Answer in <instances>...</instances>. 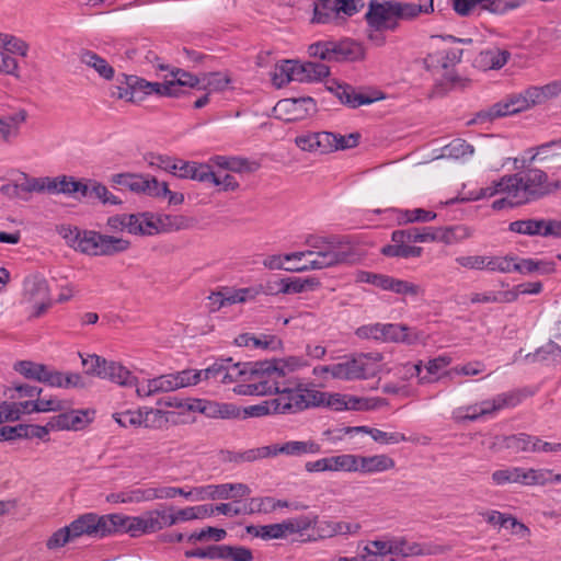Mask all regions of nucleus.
I'll list each match as a JSON object with an SVG mask.
<instances>
[{"mask_svg":"<svg viewBox=\"0 0 561 561\" xmlns=\"http://www.w3.org/2000/svg\"><path fill=\"white\" fill-rule=\"evenodd\" d=\"M365 355L346 358L344 362L332 364L330 374L335 379L360 380L369 375Z\"/></svg>","mask_w":561,"mask_h":561,"instance_id":"nucleus-16","label":"nucleus"},{"mask_svg":"<svg viewBox=\"0 0 561 561\" xmlns=\"http://www.w3.org/2000/svg\"><path fill=\"white\" fill-rule=\"evenodd\" d=\"M542 474L536 469H525L522 467H508L505 469L495 470L492 476V482L495 485H505L508 483H518L522 485H536V483H542Z\"/></svg>","mask_w":561,"mask_h":561,"instance_id":"nucleus-13","label":"nucleus"},{"mask_svg":"<svg viewBox=\"0 0 561 561\" xmlns=\"http://www.w3.org/2000/svg\"><path fill=\"white\" fill-rule=\"evenodd\" d=\"M211 163L216 167L229 170L232 172H243L250 170L249 161L243 158L238 157H227V156H214L210 159Z\"/></svg>","mask_w":561,"mask_h":561,"instance_id":"nucleus-54","label":"nucleus"},{"mask_svg":"<svg viewBox=\"0 0 561 561\" xmlns=\"http://www.w3.org/2000/svg\"><path fill=\"white\" fill-rule=\"evenodd\" d=\"M172 374L160 375L137 385L138 397H151L157 393L174 391L175 383Z\"/></svg>","mask_w":561,"mask_h":561,"instance_id":"nucleus-27","label":"nucleus"},{"mask_svg":"<svg viewBox=\"0 0 561 561\" xmlns=\"http://www.w3.org/2000/svg\"><path fill=\"white\" fill-rule=\"evenodd\" d=\"M57 231L75 251L91 256H113L130 248L128 240L95 230H81L70 225H61Z\"/></svg>","mask_w":561,"mask_h":561,"instance_id":"nucleus-4","label":"nucleus"},{"mask_svg":"<svg viewBox=\"0 0 561 561\" xmlns=\"http://www.w3.org/2000/svg\"><path fill=\"white\" fill-rule=\"evenodd\" d=\"M274 364L275 359L249 363L232 360L227 364L225 383L240 381L233 388V392L239 396H268L273 383L267 379L274 374Z\"/></svg>","mask_w":561,"mask_h":561,"instance_id":"nucleus-5","label":"nucleus"},{"mask_svg":"<svg viewBox=\"0 0 561 561\" xmlns=\"http://www.w3.org/2000/svg\"><path fill=\"white\" fill-rule=\"evenodd\" d=\"M336 2L335 0H330L322 3H314L312 22L327 24L334 20L339 15Z\"/></svg>","mask_w":561,"mask_h":561,"instance_id":"nucleus-51","label":"nucleus"},{"mask_svg":"<svg viewBox=\"0 0 561 561\" xmlns=\"http://www.w3.org/2000/svg\"><path fill=\"white\" fill-rule=\"evenodd\" d=\"M330 140H333L330 131H308L298 135L295 138V145L302 151L323 154L332 152Z\"/></svg>","mask_w":561,"mask_h":561,"instance_id":"nucleus-18","label":"nucleus"},{"mask_svg":"<svg viewBox=\"0 0 561 561\" xmlns=\"http://www.w3.org/2000/svg\"><path fill=\"white\" fill-rule=\"evenodd\" d=\"M388 290L396 293L398 295L412 296V297L423 295L425 291L424 288H422L417 284L404 280V279L394 278L392 276L390 278Z\"/></svg>","mask_w":561,"mask_h":561,"instance_id":"nucleus-58","label":"nucleus"},{"mask_svg":"<svg viewBox=\"0 0 561 561\" xmlns=\"http://www.w3.org/2000/svg\"><path fill=\"white\" fill-rule=\"evenodd\" d=\"M391 556L396 557H413L427 553L425 547L419 542L409 541L404 537H390Z\"/></svg>","mask_w":561,"mask_h":561,"instance_id":"nucleus-39","label":"nucleus"},{"mask_svg":"<svg viewBox=\"0 0 561 561\" xmlns=\"http://www.w3.org/2000/svg\"><path fill=\"white\" fill-rule=\"evenodd\" d=\"M335 94L343 104L352 108H356L362 105H368L379 100L377 96L371 98L365 93L356 92L348 84H339Z\"/></svg>","mask_w":561,"mask_h":561,"instance_id":"nucleus-35","label":"nucleus"},{"mask_svg":"<svg viewBox=\"0 0 561 561\" xmlns=\"http://www.w3.org/2000/svg\"><path fill=\"white\" fill-rule=\"evenodd\" d=\"M417 340L416 333H412L411 329L400 323H382L381 342H394L414 344Z\"/></svg>","mask_w":561,"mask_h":561,"instance_id":"nucleus-32","label":"nucleus"},{"mask_svg":"<svg viewBox=\"0 0 561 561\" xmlns=\"http://www.w3.org/2000/svg\"><path fill=\"white\" fill-rule=\"evenodd\" d=\"M253 551L244 546L225 545L224 561H253Z\"/></svg>","mask_w":561,"mask_h":561,"instance_id":"nucleus-64","label":"nucleus"},{"mask_svg":"<svg viewBox=\"0 0 561 561\" xmlns=\"http://www.w3.org/2000/svg\"><path fill=\"white\" fill-rule=\"evenodd\" d=\"M118 84L114 87L113 96L126 100L133 103L141 102L148 96V90L145 88L147 80L137 76L121 75Z\"/></svg>","mask_w":561,"mask_h":561,"instance_id":"nucleus-15","label":"nucleus"},{"mask_svg":"<svg viewBox=\"0 0 561 561\" xmlns=\"http://www.w3.org/2000/svg\"><path fill=\"white\" fill-rule=\"evenodd\" d=\"M560 187L559 183L548 182L546 172L528 169L522 173L504 175L489 186L480 188L476 199L492 197L496 194L512 196L514 203L527 204L539 199Z\"/></svg>","mask_w":561,"mask_h":561,"instance_id":"nucleus-2","label":"nucleus"},{"mask_svg":"<svg viewBox=\"0 0 561 561\" xmlns=\"http://www.w3.org/2000/svg\"><path fill=\"white\" fill-rule=\"evenodd\" d=\"M50 387L56 388H79L83 389L87 387V382L83 376L79 373H61L58 370L53 371V376L50 379Z\"/></svg>","mask_w":561,"mask_h":561,"instance_id":"nucleus-44","label":"nucleus"},{"mask_svg":"<svg viewBox=\"0 0 561 561\" xmlns=\"http://www.w3.org/2000/svg\"><path fill=\"white\" fill-rule=\"evenodd\" d=\"M140 193L151 197H162L167 193H170V190L165 182H159L153 176H144V183H141Z\"/></svg>","mask_w":561,"mask_h":561,"instance_id":"nucleus-63","label":"nucleus"},{"mask_svg":"<svg viewBox=\"0 0 561 561\" xmlns=\"http://www.w3.org/2000/svg\"><path fill=\"white\" fill-rule=\"evenodd\" d=\"M422 239L421 229L417 227L394 230L391 233L392 243L383 245L380 253L387 257H420L423 249L408 243H422Z\"/></svg>","mask_w":561,"mask_h":561,"instance_id":"nucleus-10","label":"nucleus"},{"mask_svg":"<svg viewBox=\"0 0 561 561\" xmlns=\"http://www.w3.org/2000/svg\"><path fill=\"white\" fill-rule=\"evenodd\" d=\"M503 266L506 268L502 270L501 273L518 272L522 274H530L538 268L537 260L534 259H522L519 262H516L515 256L506 255L503 256Z\"/></svg>","mask_w":561,"mask_h":561,"instance_id":"nucleus-50","label":"nucleus"},{"mask_svg":"<svg viewBox=\"0 0 561 561\" xmlns=\"http://www.w3.org/2000/svg\"><path fill=\"white\" fill-rule=\"evenodd\" d=\"M231 362H232L231 357L216 359L215 363L211 364L210 366H208L207 368L201 369L203 379H205V380L213 379L215 381L225 383V379H226L225 370H226L227 364H229Z\"/></svg>","mask_w":561,"mask_h":561,"instance_id":"nucleus-60","label":"nucleus"},{"mask_svg":"<svg viewBox=\"0 0 561 561\" xmlns=\"http://www.w3.org/2000/svg\"><path fill=\"white\" fill-rule=\"evenodd\" d=\"M456 263L461 267L474 271L502 272L506 268L503 266V256L490 255H461L455 259Z\"/></svg>","mask_w":561,"mask_h":561,"instance_id":"nucleus-20","label":"nucleus"},{"mask_svg":"<svg viewBox=\"0 0 561 561\" xmlns=\"http://www.w3.org/2000/svg\"><path fill=\"white\" fill-rule=\"evenodd\" d=\"M283 455L300 457L314 455L321 451V446L314 440H289L282 444Z\"/></svg>","mask_w":561,"mask_h":561,"instance_id":"nucleus-41","label":"nucleus"},{"mask_svg":"<svg viewBox=\"0 0 561 561\" xmlns=\"http://www.w3.org/2000/svg\"><path fill=\"white\" fill-rule=\"evenodd\" d=\"M533 357V362H551V363H560L561 362V347L554 343L549 342L538 348L536 353L533 355H527V358Z\"/></svg>","mask_w":561,"mask_h":561,"instance_id":"nucleus-56","label":"nucleus"},{"mask_svg":"<svg viewBox=\"0 0 561 561\" xmlns=\"http://www.w3.org/2000/svg\"><path fill=\"white\" fill-rule=\"evenodd\" d=\"M28 113L25 108L0 116V140L11 144L21 135V128L27 121Z\"/></svg>","mask_w":561,"mask_h":561,"instance_id":"nucleus-19","label":"nucleus"},{"mask_svg":"<svg viewBox=\"0 0 561 561\" xmlns=\"http://www.w3.org/2000/svg\"><path fill=\"white\" fill-rule=\"evenodd\" d=\"M81 363L84 368V373L89 376L98 377L102 379V377L106 376L104 373L107 359L101 357L96 354H88L83 356L80 354Z\"/></svg>","mask_w":561,"mask_h":561,"instance_id":"nucleus-53","label":"nucleus"},{"mask_svg":"<svg viewBox=\"0 0 561 561\" xmlns=\"http://www.w3.org/2000/svg\"><path fill=\"white\" fill-rule=\"evenodd\" d=\"M126 231L131 234L151 236L158 231L152 216L148 213L126 214Z\"/></svg>","mask_w":561,"mask_h":561,"instance_id":"nucleus-33","label":"nucleus"},{"mask_svg":"<svg viewBox=\"0 0 561 561\" xmlns=\"http://www.w3.org/2000/svg\"><path fill=\"white\" fill-rule=\"evenodd\" d=\"M106 376L102 377V379H107L114 383H117L123 387H136L138 385V379L133 373L121 363L115 360H107L104 369Z\"/></svg>","mask_w":561,"mask_h":561,"instance_id":"nucleus-30","label":"nucleus"},{"mask_svg":"<svg viewBox=\"0 0 561 561\" xmlns=\"http://www.w3.org/2000/svg\"><path fill=\"white\" fill-rule=\"evenodd\" d=\"M519 402L520 397L517 392H503L492 399L483 400L480 403L460 407L454 414L458 422H474L480 417L492 415L500 410L514 408L519 404Z\"/></svg>","mask_w":561,"mask_h":561,"instance_id":"nucleus-9","label":"nucleus"},{"mask_svg":"<svg viewBox=\"0 0 561 561\" xmlns=\"http://www.w3.org/2000/svg\"><path fill=\"white\" fill-rule=\"evenodd\" d=\"M50 431L49 422L46 425L18 424V438H38L46 442L49 440Z\"/></svg>","mask_w":561,"mask_h":561,"instance_id":"nucleus-57","label":"nucleus"},{"mask_svg":"<svg viewBox=\"0 0 561 561\" xmlns=\"http://www.w3.org/2000/svg\"><path fill=\"white\" fill-rule=\"evenodd\" d=\"M304 366H307V362L301 357L275 359L273 368L275 374H271L267 379L273 383L268 394H277V398L273 399L275 413L296 414L309 408L321 407L325 392L286 378L287 373Z\"/></svg>","mask_w":561,"mask_h":561,"instance_id":"nucleus-1","label":"nucleus"},{"mask_svg":"<svg viewBox=\"0 0 561 561\" xmlns=\"http://www.w3.org/2000/svg\"><path fill=\"white\" fill-rule=\"evenodd\" d=\"M376 214L385 213L390 214L391 217L397 221L398 225H407L413 222H430L433 221L437 215L432 210L424 208L414 209H399V208H387L385 210L376 209Z\"/></svg>","mask_w":561,"mask_h":561,"instance_id":"nucleus-22","label":"nucleus"},{"mask_svg":"<svg viewBox=\"0 0 561 561\" xmlns=\"http://www.w3.org/2000/svg\"><path fill=\"white\" fill-rule=\"evenodd\" d=\"M232 496L230 483L196 486V501L228 500Z\"/></svg>","mask_w":561,"mask_h":561,"instance_id":"nucleus-45","label":"nucleus"},{"mask_svg":"<svg viewBox=\"0 0 561 561\" xmlns=\"http://www.w3.org/2000/svg\"><path fill=\"white\" fill-rule=\"evenodd\" d=\"M95 412L89 409L70 410L53 416L49 422L51 431H81L94 419Z\"/></svg>","mask_w":561,"mask_h":561,"instance_id":"nucleus-14","label":"nucleus"},{"mask_svg":"<svg viewBox=\"0 0 561 561\" xmlns=\"http://www.w3.org/2000/svg\"><path fill=\"white\" fill-rule=\"evenodd\" d=\"M312 520V525L316 524V534L312 535L313 539H316V537L331 538L339 535H355L360 529V525L358 523H350L344 520H322L316 523L314 519Z\"/></svg>","mask_w":561,"mask_h":561,"instance_id":"nucleus-21","label":"nucleus"},{"mask_svg":"<svg viewBox=\"0 0 561 561\" xmlns=\"http://www.w3.org/2000/svg\"><path fill=\"white\" fill-rule=\"evenodd\" d=\"M330 75V68L321 62H299L297 60H283L275 72V80L278 85L290 81L313 82L321 81Z\"/></svg>","mask_w":561,"mask_h":561,"instance_id":"nucleus-8","label":"nucleus"},{"mask_svg":"<svg viewBox=\"0 0 561 561\" xmlns=\"http://www.w3.org/2000/svg\"><path fill=\"white\" fill-rule=\"evenodd\" d=\"M366 556L362 559H371L374 561H387L385 558L391 556L390 537L386 539L370 540L364 548ZM388 561H394L390 558Z\"/></svg>","mask_w":561,"mask_h":561,"instance_id":"nucleus-42","label":"nucleus"},{"mask_svg":"<svg viewBox=\"0 0 561 561\" xmlns=\"http://www.w3.org/2000/svg\"><path fill=\"white\" fill-rule=\"evenodd\" d=\"M499 103L504 116L513 115L529 108V103L527 102L524 92L512 94Z\"/></svg>","mask_w":561,"mask_h":561,"instance_id":"nucleus-55","label":"nucleus"},{"mask_svg":"<svg viewBox=\"0 0 561 561\" xmlns=\"http://www.w3.org/2000/svg\"><path fill=\"white\" fill-rule=\"evenodd\" d=\"M113 184L128 188L131 192L140 193L141 183H144V175L133 173H117L112 175Z\"/></svg>","mask_w":561,"mask_h":561,"instance_id":"nucleus-61","label":"nucleus"},{"mask_svg":"<svg viewBox=\"0 0 561 561\" xmlns=\"http://www.w3.org/2000/svg\"><path fill=\"white\" fill-rule=\"evenodd\" d=\"M0 193L10 199L30 201L32 194L30 175L22 172L20 182L15 181L1 185Z\"/></svg>","mask_w":561,"mask_h":561,"instance_id":"nucleus-36","label":"nucleus"},{"mask_svg":"<svg viewBox=\"0 0 561 561\" xmlns=\"http://www.w3.org/2000/svg\"><path fill=\"white\" fill-rule=\"evenodd\" d=\"M108 503L114 504H138L150 501V488H126L118 492L110 493L106 496Z\"/></svg>","mask_w":561,"mask_h":561,"instance_id":"nucleus-31","label":"nucleus"},{"mask_svg":"<svg viewBox=\"0 0 561 561\" xmlns=\"http://www.w3.org/2000/svg\"><path fill=\"white\" fill-rule=\"evenodd\" d=\"M312 518L308 516L288 518L282 523L259 526L254 536L264 540L286 538L294 534L304 536L312 527Z\"/></svg>","mask_w":561,"mask_h":561,"instance_id":"nucleus-11","label":"nucleus"},{"mask_svg":"<svg viewBox=\"0 0 561 561\" xmlns=\"http://www.w3.org/2000/svg\"><path fill=\"white\" fill-rule=\"evenodd\" d=\"M438 242L445 244L459 243L471 236L470 229L462 225L438 228Z\"/></svg>","mask_w":561,"mask_h":561,"instance_id":"nucleus-48","label":"nucleus"},{"mask_svg":"<svg viewBox=\"0 0 561 561\" xmlns=\"http://www.w3.org/2000/svg\"><path fill=\"white\" fill-rule=\"evenodd\" d=\"M112 514L99 516L95 513H85L71 522L72 534L76 538L88 535L104 538L112 535Z\"/></svg>","mask_w":561,"mask_h":561,"instance_id":"nucleus-12","label":"nucleus"},{"mask_svg":"<svg viewBox=\"0 0 561 561\" xmlns=\"http://www.w3.org/2000/svg\"><path fill=\"white\" fill-rule=\"evenodd\" d=\"M306 242L310 249L298 252L302 253L301 260L305 259V263L289 267L291 272L322 270L347 261L348 254L339 250L342 241L337 236H310Z\"/></svg>","mask_w":561,"mask_h":561,"instance_id":"nucleus-6","label":"nucleus"},{"mask_svg":"<svg viewBox=\"0 0 561 561\" xmlns=\"http://www.w3.org/2000/svg\"><path fill=\"white\" fill-rule=\"evenodd\" d=\"M14 370L27 379H33L50 386V379L54 369L44 364L34 363L32 360H20L14 364Z\"/></svg>","mask_w":561,"mask_h":561,"instance_id":"nucleus-28","label":"nucleus"},{"mask_svg":"<svg viewBox=\"0 0 561 561\" xmlns=\"http://www.w3.org/2000/svg\"><path fill=\"white\" fill-rule=\"evenodd\" d=\"M510 58L508 50L491 47L479 53L474 59V66L483 71L499 70L507 64Z\"/></svg>","mask_w":561,"mask_h":561,"instance_id":"nucleus-23","label":"nucleus"},{"mask_svg":"<svg viewBox=\"0 0 561 561\" xmlns=\"http://www.w3.org/2000/svg\"><path fill=\"white\" fill-rule=\"evenodd\" d=\"M356 472L373 474L393 469L394 460L387 455L359 456L356 455Z\"/></svg>","mask_w":561,"mask_h":561,"instance_id":"nucleus-25","label":"nucleus"},{"mask_svg":"<svg viewBox=\"0 0 561 561\" xmlns=\"http://www.w3.org/2000/svg\"><path fill=\"white\" fill-rule=\"evenodd\" d=\"M167 72L170 82L173 84L172 91L175 92L174 98L180 96L183 93L184 88H194L199 83L198 78L183 69L171 68L169 66V70Z\"/></svg>","mask_w":561,"mask_h":561,"instance_id":"nucleus-40","label":"nucleus"},{"mask_svg":"<svg viewBox=\"0 0 561 561\" xmlns=\"http://www.w3.org/2000/svg\"><path fill=\"white\" fill-rule=\"evenodd\" d=\"M474 148L472 145L463 139L456 138L443 148L442 157L450 159H461L467 156H472Z\"/></svg>","mask_w":561,"mask_h":561,"instance_id":"nucleus-49","label":"nucleus"},{"mask_svg":"<svg viewBox=\"0 0 561 561\" xmlns=\"http://www.w3.org/2000/svg\"><path fill=\"white\" fill-rule=\"evenodd\" d=\"M175 389L195 386L203 380L202 370L184 369L172 373Z\"/></svg>","mask_w":561,"mask_h":561,"instance_id":"nucleus-62","label":"nucleus"},{"mask_svg":"<svg viewBox=\"0 0 561 561\" xmlns=\"http://www.w3.org/2000/svg\"><path fill=\"white\" fill-rule=\"evenodd\" d=\"M356 459L353 454L328 457L329 471L356 472Z\"/></svg>","mask_w":561,"mask_h":561,"instance_id":"nucleus-59","label":"nucleus"},{"mask_svg":"<svg viewBox=\"0 0 561 561\" xmlns=\"http://www.w3.org/2000/svg\"><path fill=\"white\" fill-rule=\"evenodd\" d=\"M545 219H520L512 221L508 225V230L514 233L525 234L529 237L541 236L543 229Z\"/></svg>","mask_w":561,"mask_h":561,"instance_id":"nucleus-46","label":"nucleus"},{"mask_svg":"<svg viewBox=\"0 0 561 561\" xmlns=\"http://www.w3.org/2000/svg\"><path fill=\"white\" fill-rule=\"evenodd\" d=\"M164 416V412L161 410L149 409L142 411L138 410H125L122 412H115L113 419L122 427H136L144 425L149 427L156 421H161Z\"/></svg>","mask_w":561,"mask_h":561,"instance_id":"nucleus-17","label":"nucleus"},{"mask_svg":"<svg viewBox=\"0 0 561 561\" xmlns=\"http://www.w3.org/2000/svg\"><path fill=\"white\" fill-rule=\"evenodd\" d=\"M533 436L526 433H519L508 436H495L494 440L489 447L494 450L505 448L514 453H520L528 450V446Z\"/></svg>","mask_w":561,"mask_h":561,"instance_id":"nucleus-34","label":"nucleus"},{"mask_svg":"<svg viewBox=\"0 0 561 561\" xmlns=\"http://www.w3.org/2000/svg\"><path fill=\"white\" fill-rule=\"evenodd\" d=\"M433 1L419 0V3H414L370 0L364 19L368 26H378L386 31L396 32L400 26V21L413 20L421 13L430 14L434 12Z\"/></svg>","mask_w":561,"mask_h":561,"instance_id":"nucleus-3","label":"nucleus"},{"mask_svg":"<svg viewBox=\"0 0 561 561\" xmlns=\"http://www.w3.org/2000/svg\"><path fill=\"white\" fill-rule=\"evenodd\" d=\"M49 297L47 282L38 276H27L23 282V299L25 302Z\"/></svg>","mask_w":561,"mask_h":561,"instance_id":"nucleus-37","label":"nucleus"},{"mask_svg":"<svg viewBox=\"0 0 561 561\" xmlns=\"http://www.w3.org/2000/svg\"><path fill=\"white\" fill-rule=\"evenodd\" d=\"M311 57L325 61H360L366 57L364 45L352 38L340 41H319L308 47Z\"/></svg>","mask_w":561,"mask_h":561,"instance_id":"nucleus-7","label":"nucleus"},{"mask_svg":"<svg viewBox=\"0 0 561 561\" xmlns=\"http://www.w3.org/2000/svg\"><path fill=\"white\" fill-rule=\"evenodd\" d=\"M80 60L88 67L93 68L101 78L105 80H112L114 78V68L96 53L84 49L80 53Z\"/></svg>","mask_w":561,"mask_h":561,"instance_id":"nucleus-38","label":"nucleus"},{"mask_svg":"<svg viewBox=\"0 0 561 561\" xmlns=\"http://www.w3.org/2000/svg\"><path fill=\"white\" fill-rule=\"evenodd\" d=\"M284 282L283 287L278 288L282 294H300L320 287V282L314 277H287Z\"/></svg>","mask_w":561,"mask_h":561,"instance_id":"nucleus-43","label":"nucleus"},{"mask_svg":"<svg viewBox=\"0 0 561 561\" xmlns=\"http://www.w3.org/2000/svg\"><path fill=\"white\" fill-rule=\"evenodd\" d=\"M31 180V190L32 194H50V195H58L59 193V175L58 176H30Z\"/></svg>","mask_w":561,"mask_h":561,"instance_id":"nucleus-52","label":"nucleus"},{"mask_svg":"<svg viewBox=\"0 0 561 561\" xmlns=\"http://www.w3.org/2000/svg\"><path fill=\"white\" fill-rule=\"evenodd\" d=\"M302 253L293 252L285 255L274 254L268 255L263 261V265L268 270H285L290 271L295 264H299Z\"/></svg>","mask_w":561,"mask_h":561,"instance_id":"nucleus-47","label":"nucleus"},{"mask_svg":"<svg viewBox=\"0 0 561 561\" xmlns=\"http://www.w3.org/2000/svg\"><path fill=\"white\" fill-rule=\"evenodd\" d=\"M112 534H128L136 538L146 534L142 516L112 514Z\"/></svg>","mask_w":561,"mask_h":561,"instance_id":"nucleus-26","label":"nucleus"},{"mask_svg":"<svg viewBox=\"0 0 561 561\" xmlns=\"http://www.w3.org/2000/svg\"><path fill=\"white\" fill-rule=\"evenodd\" d=\"M277 107L291 114L289 121L304 119L317 112V103L310 96L282 100L277 103Z\"/></svg>","mask_w":561,"mask_h":561,"instance_id":"nucleus-24","label":"nucleus"},{"mask_svg":"<svg viewBox=\"0 0 561 561\" xmlns=\"http://www.w3.org/2000/svg\"><path fill=\"white\" fill-rule=\"evenodd\" d=\"M210 174V165L196 161H185L179 159L174 176L180 179H190L205 183Z\"/></svg>","mask_w":561,"mask_h":561,"instance_id":"nucleus-29","label":"nucleus"}]
</instances>
